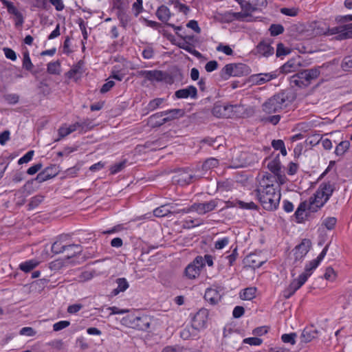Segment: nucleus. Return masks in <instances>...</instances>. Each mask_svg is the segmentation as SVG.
<instances>
[{
  "label": "nucleus",
  "mask_w": 352,
  "mask_h": 352,
  "mask_svg": "<svg viewBox=\"0 0 352 352\" xmlns=\"http://www.w3.org/2000/svg\"><path fill=\"white\" fill-rule=\"evenodd\" d=\"M254 195L263 208L269 211L274 210L278 208L281 197L279 185L275 187L274 184H266L263 188L256 189Z\"/></svg>",
  "instance_id": "1"
},
{
  "label": "nucleus",
  "mask_w": 352,
  "mask_h": 352,
  "mask_svg": "<svg viewBox=\"0 0 352 352\" xmlns=\"http://www.w3.org/2000/svg\"><path fill=\"white\" fill-rule=\"evenodd\" d=\"M294 99L290 92L282 91L268 98L263 104L262 110L267 114L279 112L289 106Z\"/></svg>",
  "instance_id": "2"
},
{
  "label": "nucleus",
  "mask_w": 352,
  "mask_h": 352,
  "mask_svg": "<svg viewBox=\"0 0 352 352\" xmlns=\"http://www.w3.org/2000/svg\"><path fill=\"white\" fill-rule=\"evenodd\" d=\"M184 111L181 109H172L153 114L148 118L152 127H159L165 123L182 117Z\"/></svg>",
  "instance_id": "3"
},
{
  "label": "nucleus",
  "mask_w": 352,
  "mask_h": 352,
  "mask_svg": "<svg viewBox=\"0 0 352 352\" xmlns=\"http://www.w3.org/2000/svg\"><path fill=\"white\" fill-rule=\"evenodd\" d=\"M122 324L139 331H147L150 327L151 319L145 315L137 316L131 314L124 317L122 319Z\"/></svg>",
  "instance_id": "4"
},
{
  "label": "nucleus",
  "mask_w": 352,
  "mask_h": 352,
  "mask_svg": "<svg viewBox=\"0 0 352 352\" xmlns=\"http://www.w3.org/2000/svg\"><path fill=\"white\" fill-rule=\"evenodd\" d=\"M304 71L307 76L306 78H308L309 84L310 85L313 80L318 78L320 75L327 76L331 74L333 71V65L330 63H327L322 64L321 66L304 69Z\"/></svg>",
  "instance_id": "5"
},
{
  "label": "nucleus",
  "mask_w": 352,
  "mask_h": 352,
  "mask_svg": "<svg viewBox=\"0 0 352 352\" xmlns=\"http://www.w3.org/2000/svg\"><path fill=\"white\" fill-rule=\"evenodd\" d=\"M324 34L327 36L336 35L334 38L338 41L352 38V23L328 28Z\"/></svg>",
  "instance_id": "6"
},
{
  "label": "nucleus",
  "mask_w": 352,
  "mask_h": 352,
  "mask_svg": "<svg viewBox=\"0 0 352 352\" xmlns=\"http://www.w3.org/2000/svg\"><path fill=\"white\" fill-rule=\"evenodd\" d=\"M74 248V251L72 253H69L67 255L68 258H72L77 255L81 254L82 252V247L80 244H69V245H63L62 243L59 241H55L52 245V252L55 254H60L64 251H69Z\"/></svg>",
  "instance_id": "7"
},
{
  "label": "nucleus",
  "mask_w": 352,
  "mask_h": 352,
  "mask_svg": "<svg viewBox=\"0 0 352 352\" xmlns=\"http://www.w3.org/2000/svg\"><path fill=\"white\" fill-rule=\"evenodd\" d=\"M146 81H150L151 82H164L167 84L171 85L173 83L174 79L168 72L155 69L148 71Z\"/></svg>",
  "instance_id": "8"
},
{
  "label": "nucleus",
  "mask_w": 352,
  "mask_h": 352,
  "mask_svg": "<svg viewBox=\"0 0 352 352\" xmlns=\"http://www.w3.org/2000/svg\"><path fill=\"white\" fill-rule=\"evenodd\" d=\"M278 77L276 72L250 75L248 82L256 85H262Z\"/></svg>",
  "instance_id": "9"
},
{
  "label": "nucleus",
  "mask_w": 352,
  "mask_h": 352,
  "mask_svg": "<svg viewBox=\"0 0 352 352\" xmlns=\"http://www.w3.org/2000/svg\"><path fill=\"white\" fill-rule=\"evenodd\" d=\"M311 246V242L308 239H304L301 243L293 249L294 263L301 261L307 255Z\"/></svg>",
  "instance_id": "10"
},
{
  "label": "nucleus",
  "mask_w": 352,
  "mask_h": 352,
  "mask_svg": "<svg viewBox=\"0 0 352 352\" xmlns=\"http://www.w3.org/2000/svg\"><path fill=\"white\" fill-rule=\"evenodd\" d=\"M201 175H196L188 168L179 170L177 175L175 176V182L180 186L188 185L192 183L194 179L201 177Z\"/></svg>",
  "instance_id": "11"
},
{
  "label": "nucleus",
  "mask_w": 352,
  "mask_h": 352,
  "mask_svg": "<svg viewBox=\"0 0 352 352\" xmlns=\"http://www.w3.org/2000/svg\"><path fill=\"white\" fill-rule=\"evenodd\" d=\"M209 312L206 309H199L194 316L192 325L199 331L206 327Z\"/></svg>",
  "instance_id": "12"
},
{
  "label": "nucleus",
  "mask_w": 352,
  "mask_h": 352,
  "mask_svg": "<svg viewBox=\"0 0 352 352\" xmlns=\"http://www.w3.org/2000/svg\"><path fill=\"white\" fill-rule=\"evenodd\" d=\"M306 282L305 275H299L298 278L294 279L289 285L283 291V295L285 299L289 298Z\"/></svg>",
  "instance_id": "13"
},
{
  "label": "nucleus",
  "mask_w": 352,
  "mask_h": 352,
  "mask_svg": "<svg viewBox=\"0 0 352 352\" xmlns=\"http://www.w3.org/2000/svg\"><path fill=\"white\" fill-rule=\"evenodd\" d=\"M58 173V167L56 165L53 164L46 167L44 170L40 172L36 177L31 181H36L38 183H42L56 177Z\"/></svg>",
  "instance_id": "14"
},
{
  "label": "nucleus",
  "mask_w": 352,
  "mask_h": 352,
  "mask_svg": "<svg viewBox=\"0 0 352 352\" xmlns=\"http://www.w3.org/2000/svg\"><path fill=\"white\" fill-rule=\"evenodd\" d=\"M218 205L217 199H212L209 201L203 203H194L192 204V209L199 214H205L209 212L214 210Z\"/></svg>",
  "instance_id": "15"
},
{
  "label": "nucleus",
  "mask_w": 352,
  "mask_h": 352,
  "mask_svg": "<svg viewBox=\"0 0 352 352\" xmlns=\"http://www.w3.org/2000/svg\"><path fill=\"white\" fill-rule=\"evenodd\" d=\"M302 65L300 57L291 58L280 67V72L283 74H288L296 72Z\"/></svg>",
  "instance_id": "16"
},
{
  "label": "nucleus",
  "mask_w": 352,
  "mask_h": 352,
  "mask_svg": "<svg viewBox=\"0 0 352 352\" xmlns=\"http://www.w3.org/2000/svg\"><path fill=\"white\" fill-rule=\"evenodd\" d=\"M306 74L304 69L298 72L294 75L292 76L289 79L290 84L292 86H296L300 88L306 87L309 85L308 78H306Z\"/></svg>",
  "instance_id": "17"
},
{
  "label": "nucleus",
  "mask_w": 352,
  "mask_h": 352,
  "mask_svg": "<svg viewBox=\"0 0 352 352\" xmlns=\"http://www.w3.org/2000/svg\"><path fill=\"white\" fill-rule=\"evenodd\" d=\"M233 105L223 104L220 102H216L212 109V113L217 118H223L228 116L229 112L233 110Z\"/></svg>",
  "instance_id": "18"
},
{
  "label": "nucleus",
  "mask_w": 352,
  "mask_h": 352,
  "mask_svg": "<svg viewBox=\"0 0 352 352\" xmlns=\"http://www.w3.org/2000/svg\"><path fill=\"white\" fill-rule=\"evenodd\" d=\"M175 96L179 99L191 98H197V89L193 85L188 86L186 88L181 89L175 92Z\"/></svg>",
  "instance_id": "19"
},
{
  "label": "nucleus",
  "mask_w": 352,
  "mask_h": 352,
  "mask_svg": "<svg viewBox=\"0 0 352 352\" xmlns=\"http://www.w3.org/2000/svg\"><path fill=\"white\" fill-rule=\"evenodd\" d=\"M318 335V331L313 325L307 327L302 331L300 335L301 342L307 343L316 338Z\"/></svg>",
  "instance_id": "20"
},
{
  "label": "nucleus",
  "mask_w": 352,
  "mask_h": 352,
  "mask_svg": "<svg viewBox=\"0 0 352 352\" xmlns=\"http://www.w3.org/2000/svg\"><path fill=\"white\" fill-rule=\"evenodd\" d=\"M176 206H177V204H168L162 205L153 210V214L157 217H164L168 216L169 214H173V210L175 209Z\"/></svg>",
  "instance_id": "21"
},
{
  "label": "nucleus",
  "mask_w": 352,
  "mask_h": 352,
  "mask_svg": "<svg viewBox=\"0 0 352 352\" xmlns=\"http://www.w3.org/2000/svg\"><path fill=\"white\" fill-rule=\"evenodd\" d=\"M204 299L210 305H217L221 300L219 292L214 289L208 288L204 294Z\"/></svg>",
  "instance_id": "22"
},
{
  "label": "nucleus",
  "mask_w": 352,
  "mask_h": 352,
  "mask_svg": "<svg viewBox=\"0 0 352 352\" xmlns=\"http://www.w3.org/2000/svg\"><path fill=\"white\" fill-rule=\"evenodd\" d=\"M252 52L259 57H269L274 54V49L272 45H256Z\"/></svg>",
  "instance_id": "23"
},
{
  "label": "nucleus",
  "mask_w": 352,
  "mask_h": 352,
  "mask_svg": "<svg viewBox=\"0 0 352 352\" xmlns=\"http://www.w3.org/2000/svg\"><path fill=\"white\" fill-rule=\"evenodd\" d=\"M83 72V63L80 61L67 73V76L69 78L77 80L81 78Z\"/></svg>",
  "instance_id": "24"
},
{
  "label": "nucleus",
  "mask_w": 352,
  "mask_h": 352,
  "mask_svg": "<svg viewBox=\"0 0 352 352\" xmlns=\"http://www.w3.org/2000/svg\"><path fill=\"white\" fill-rule=\"evenodd\" d=\"M251 73L250 67L243 63H234V76H248Z\"/></svg>",
  "instance_id": "25"
},
{
  "label": "nucleus",
  "mask_w": 352,
  "mask_h": 352,
  "mask_svg": "<svg viewBox=\"0 0 352 352\" xmlns=\"http://www.w3.org/2000/svg\"><path fill=\"white\" fill-rule=\"evenodd\" d=\"M156 16L160 21L166 23L169 20L171 13L167 6L162 5L157 8Z\"/></svg>",
  "instance_id": "26"
},
{
  "label": "nucleus",
  "mask_w": 352,
  "mask_h": 352,
  "mask_svg": "<svg viewBox=\"0 0 352 352\" xmlns=\"http://www.w3.org/2000/svg\"><path fill=\"white\" fill-rule=\"evenodd\" d=\"M198 331L191 324L187 325L180 331V337L183 340H188L197 336Z\"/></svg>",
  "instance_id": "27"
},
{
  "label": "nucleus",
  "mask_w": 352,
  "mask_h": 352,
  "mask_svg": "<svg viewBox=\"0 0 352 352\" xmlns=\"http://www.w3.org/2000/svg\"><path fill=\"white\" fill-rule=\"evenodd\" d=\"M318 188L321 191H324V195H326V200H329L335 190L336 187L335 184L331 183V182H327L320 184Z\"/></svg>",
  "instance_id": "28"
},
{
  "label": "nucleus",
  "mask_w": 352,
  "mask_h": 352,
  "mask_svg": "<svg viewBox=\"0 0 352 352\" xmlns=\"http://www.w3.org/2000/svg\"><path fill=\"white\" fill-rule=\"evenodd\" d=\"M267 168L274 174H278L280 172L281 163L279 159V154H277L276 156L267 164Z\"/></svg>",
  "instance_id": "29"
},
{
  "label": "nucleus",
  "mask_w": 352,
  "mask_h": 352,
  "mask_svg": "<svg viewBox=\"0 0 352 352\" xmlns=\"http://www.w3.org/2000/svg\"><path fill=\"white\" fill-rule=\"evenodd\" d=\"M201 270L196 267L194 264L190 263L185 268L184 274L190 279H193L197 277L200 274Z\"/></svg>",
  "instance_id": "30"
},
{
  "label": "nucleus",
  "mask_w": 352,
  "mask_h": 352,
  "mask_svg": "<svg viewBox=\"0 0 352 352\" xmlns=\"http://www.w3.org/2000/svg\"><path fill=\"white\" fill-rule=\"evenodd\" d=\"M118 284L117 288L114 289L112 292L113 295H118L120 292H123L129 288V283L124 278H119L116 279Z\"/></svg>",
  "instance_id": "31"
},
{
  "label": "nucleus",
  "mask_w": 352,
  "mask_h": 352,
  "mask_svg": "<svg viewBox=\"0 0 352 352\" xmlns=\"http://www.w3.org/2000/svg\"><path fill=\"white\" fill-rule=\"evenodd\" d=\"M316 204H319V206H323L329 200H326V195H324V191H321L319 188L317 189L313 197H311Z\"/></svg>",
  "instance_id": "32"
},
{
  "label": "nucleus",
  "mask_w": 352,
  "mask_h": 352,
  "mask_svg": "<svg viewBox=\"0 0 352 352\" xmlns=\"http://www.w3.org/2000/svg\"><path fill=\"white\" fill-rule=\"evenodd\" d=\"M219 75L223 80H228L230 76H234V63L226 65L220 71Z\"/></svg>",
  "instance_id": "33"
},
{
  "label": "nucleus",
  "mask_w": 352,
  "mask_h": 352,
  "mask_svg": "<svg viewBox=\"0 0 352 352\" xmlns=\"http://www.w3.org/2000/svg\"><path fill=\"white\" fill-rule=\"evenodd\" d=\"M219 165V160L214 157H210L206 160L201 164V170L206 172L214 168L217 167Z\"/></svg>",
  "instance_id": "34"
},
{
  "label": "nucleus",
  "mask_w": 352,
  "mask_h": 352,
  "mask_svg": "<svg viewBox=\"0 0 352 352\" xmlns=\"http://www.w3.org/2000/svg\"><path fill=\"white\" fill-rule=\"evenodd\" d=\"M256 287H248L240 293V297L245 300H250L256 296Z\"/></svg>",
  "instance_id": "35"
},
{
  "label": "nucleus",
  "mask_w": 352,
  "mask_h": 352,
  "mask_svg": "<svg viewBox=\"0 0 352 352\" xmlns=\"http://www.w3.org/2000/svg\"><path fill=\"white\" fill-rule=\"evenodd\" d=\"M320 263L318 262L316 259H314L309 261L306 264L305 267V272L302 273L300 275L306 276V280L311 276L314 270H315L318 265Z\"/></svg>",
  "instance_id": "36"
},
{
  "label": "nucleus",
  "mask_w": 352,
  "mask_h": 352,
  "mask_svg": "<svg viewBox=\"0 0 352 352\" xmlns=\"http://www.w3.org/2000/svg\"><path fill=\"white\" fill-rule=\"evenodd\" d=\"M38 265V262L35 260H29L21 263L19 265V269L25 272H29L34 269Z\"/></svg>",
  "instance_id": "37"
},
{
  "label": "nucleus",
  "mask_w": 352,
  "mask_h": 352,
  "mask_svg": "<svg viewBox=\"0 0 352 352\" xmlns=\"http://www.w3.org/2000/svg\"><path fill=\"white\" fill-rule=\"evenodd\" d=\"M350 142L348 140L340 142L335 149V154L338 156L343 155L349 148Z\"/></svg>",
  "instance_id": "38"
},
{
  "label": "nucleus",
  "mask_w": 352,
  "mask_h": 352,
  "mask_svg": "<svg viewBox=\"0 0 352 352\" xmlns=\"http://www.w3.org/2000/svg\"><path fill=\"white\" fill-rule=\"evenodd\" d=\"M238 3L240 5L242 11L245 13H247L248 16L250 15L252 12H255L250 0L249 1H246L245 0H238Z\"/></svg>",
  "instance_id": "39"
},
{
  "label": "nucleus",
  "mask_w": 352,
  "mask_h": 352,
  "mask_svg": "<svg viewBox=\"0 0 352 352\" xmlns=\"http://www.w3.org/2000/svg\"><path fill=\"white\" fill-rule=\"evenodd\" d=\"M203 223V220L200 219H186L183 222V228L184 229H191L195 227L199 226Z\"/></svg>",
  "instance_id": "40"
},
{
  "label": "nucleus",
  "mask_w": 352,
  "mask_h": 352,
  "mask_svg": "<svg viewBox=\"0 0 352 352\" xmlns=\"http://www.w3.org/2000/svg\"><path fill=\"white\" fill-rule=\"evenodd\" d=\"M274 182H276V175L274 174L272 175L271 173H267L263 175L262 179L260 182V188H264L266 184H273Z\"/></svg>",
  "instance_id": "41"
},
{
  "label": "nucleus",
  "mask_w": 352,
  "mask_h": 352,
  "mask_svg": "<svg viewBox=\"0 0 352 352\" xmlns=\"http://www.w3.org/2000/svg\"><path fill=\"white\" fill-rule=\"evenodd\" d=\"M44 200V197L41 195H37L34 196L30 199V201L28 205V210H32L36 208L39 204H41Z\"/></svg>",
  "instance_id": "42"
},
{
  "label": "nucleus",
  "mask_w": 352,
  "mask_h": 352,
  "mask_svg": "<svg viewBox=\"0 0 352 352\" xmlns=\"http://www.w3.org/2000/svg\"><path fill=\"white\" fill-rule=\"evenodd\" d=\"M307 204L306 201L301 202L296 209L294 215L298 219V222H300L303 219V214L307 210Z\"/></svg>",
  "instance_id": "43"
},
{
  "label": "nucleus",
  "mask_w": 352,
  "mask_h": 352,
  "mask_svg": "<svg viewBox=\"0 0 352 352\" xmlns=\"http://www.w3.org/2000/svg\"><path fill=\"white\" fill-rule=\"evenodd\" d=\"M47 72L50 74H60V64L58 60L51 62L47 65Z\"/></svg>",
  "instance_id": "44"
},
{
  "label": "nucleus",
  "mask_w": 352,
  "mask_h": 352,
  "mask_svg": "<svg viewBox=\"0 0 352 352\" xmlns=\"http://www.w3.org/2000/svg\"><path fill=\"white\" fill-rule=\"evenodd\" d=\"M248 261L250 265L254 268H258L262 266L265 263L264 261H258L256 259V255L254 254H250L247 257Z\"/></svg>",
  "instance_id": "45"
},
{
  "label": "nucleus",
  "mask_w": 352,
  "mask_h": 352,
  "mask_svg": "<svg viewBox=\"0 0 352 352\" xmlns=\"http://www.w3.org/2000/svg\"><path fill=\"white\" fill-rule=\"evenodd\" d=\"M23 54V67L28 71H31L34 65L32 63V61L30 60L28 51V50L24 51Z\"/></svg>",
  "instance_id": "46"
},
{
  "label": "nucleus",
  "mask_w": 352,
  "mask_h": 352,
  "mask_svg": "<svg viewBox=\"0 0 352 352\" xmlns=\"http://www.w3.org/2000/svg\"><path fill=\"white\" fill-rule=\"evenodd\" d=\"M292 51V49L287 45H277L276 48V56L283 57L289 54Z\"/></svg>",
  "instance_id": "47"
},
{
  "label": "nucleus",
  "mask_w": 352,
  "mask_h": 352,
  "mask_svg": "<svg viewBox=\"0 0 352 352\" xmlns=\"http://www.w3.org/2000/svg\"><path fill=\"white\" fill-rule=\"evenodd\" d=\"M164 98H157L151 100L148 102L146 108L148 111H154L158 108L164 102Z\"/></svg>",
  "instance_id": "48"
},
{
  "label": "nucleus",
  "mask_w": 352,
  "mask_h": 352,
  "mask_svg": "<svg viewBox=\"0 0 352 352\" xmlns=\"http://www.w3.org/2000/svg\"><path fill=\"white\" fill-rule=\"evenodd\" d=\"M255 11L262 10L267 6V0H250Z\"/></svg>",
  "instance_id": "49"
},
{
  "label": "nucleus",
  "mask_w": 352,
  "mask_h": 352,
  "mask_svg": "<svg viewBox=\"0 0 352 352\" xmlns=\"http://www.w3.org/2000/svg\"><path fill=\"white\" fill-rule=\"evenodd\" d=\"M272 36H278L284 31V28L280 24H272L269 29Z\"/></svg>",
  "instance_id": "50"
},
{
  "label": "nucleus",
  "mask_w": 352,
  "mask_h": 352,
  "mask_svg": "<svg viewBox=\"0 0 352 352\" xmlns=\"http://www.w3.org/2000/svg\"><path fill=\"white\" fill-rule=\"evenodd\" d=\"M47 283V280L45 278L39 279L35 281H33L30 284L31 291L37 289V287L40 289H43L46 284Z\"/></svg>",
  "instance_id": "51"
},
{
  "label": "nucleus",
  "mask_w": 352,
  "mask_h": 352,
  "mask_svg": "<svg viewBox=\"0 0 352 352\" xmlns=\"http://www.w3.org/2000/svg\"><path fill=\"white\" fill-rule=\"evenodd\" d=\"M296 337V333H285L282 335L281 340L285 343H290L291 344H294L296 343L295 338Z\"/></svg>",
  "instance_id": "52"
},
{
  "label": "nucleus",
  "mask_w": 352,
  "mask_h": 352,
  "mask_svg": "<svg viewBox=\"0 0 352 352\" xmlns=\"http://www.w3.org/2000/svg\"><path fill=\"white\" fill-rule=\"evenodd\" d=\"M337 219L335 217H327L322 221V225L325 226L327 230H332L334 228Z\"/></svg>",
  "instance_id": "53"
},
{
  "label": "nucleus",
  "mask_w": 352,
  "mask_h": 352,
  "mask_svg": "<svg viewBox=\"0 0 352 352\" xmlns=\"http://www.w3.org/2000/svg\"><path fill=\"white\" fill-rule=\"evenodd\" d=\"M342 68L344 71L352 70V56H346L342 63Z\"/></svg>",
  "instance_id": "54"
},
{
  "label": "nucleus",
  "mask_w": 352,
  "mask_h": 352,
  "mask_svg": "<svg viewBox=\"0 0 352 352\" xmlns=\"http://www.w3.org/2000/svg\"><path fill=\"white\" fill-rule=\"evenodd\" d=\"M174 7L179 10V12H183L184 14H187L190 11L188 6L180 3L178 0L173 1Z\"/></svg>",
  "instance_id": "55"
},
{
  "label": "nucleus",
  "mask_w": 352,
  "mask_h": 352,
  "mask_svg": "<svg viewBox=\"0 0 352 352\" xmlns=\"http://www.w3.org/2000/svg\"><path fill=\"white\" fill-rule=\"evenodd\" d=\"M280 13L289 16H295L298 13V9L296 8H283L280 10Z\"/></svg>",
  "instance_id": "56"
},
{
  "label": "nucleus",
  "mask_w": 352,
  "mask_h": 352,
  "mask_svg": "<svg viewBox=\"0 0 352 352\" xmlns=\"http://www.w3.org/2000/svg\"><path fill=\"white\" fill-rule=\"evenodd\" d=\"M4 99L8 103L14 104L19 102V96L16 94H9L4 96Z\"/></svg>",
  "instance_id": "57"
},
{
  "label": "nucleus",
  "mask_w": 352,
  "mask_h": 352,
  "mask_svg": "<svg viewBox=\"0 0 352 352\" xmlns=\"http://www.w3.org/2000/svg\"><path fill=\"white\" fill-rule=\"evenodd\" d=\"M118 17L123 27H126L129 21V16L124 11H120Z\"/></svg>",
  "instance_id": "58"
},
{
  "label": "nucleus",
  "mask_w": 352,
  "mask_h": 352,
  "mask_svg": "<svg viewBox=\"0 0 352 352\" xmlns=\"http://www.w3.org/2000/svg\"><path fill=\"white\" fill-rule=\"evenodd\" d=\"M78 122L80 124V129L85 131L93 129L94 126L92 121L88 119Z\"/></svg>",
  "instance_id": "59"
},
{
  "label": "nucleus",
  "mask_w": 352,
  "mask_h": 352,
  "mask_svg": "<svg viewBox=\"0 0 352 352\" xmlns=\"http://www.w3.org/2000/svg\"><path fill=\"white\" fill-rule=\"evenodd\" d=\"M69 324H70V322L69 321L61 320V321H59V322L55 323L53 325V329L55 331H60V330L69 327Z\"/></svg>",
  "instance_id": "60"
},
{
  "label": "nucleus",
  "mask_w": 352,
  "mask_h": 352,
  "mask_svg": "<svg viewBox=\"0 0 352 352\" xmlns=\"http://www.w3.org/2000/svg\"><path fill=\"white\" fill-rule=\"evenodd\" d=\"M263 340L261 338L256 337L247 338L243 340L245 344L250 345L258 346L261 344Z\"/></svg>",
  "instance_id": "61"
},
{
  "label": "nucleus",
  "mask_w": 352,
  "mask_h": 352,
  "mask_svg": "<svg viewBox=\"0 0 352 352\" xmlns=\"http://www.w3.org/2000/svg\"><path fill=\"white\" fill-rule=\"evenodd\" d=\"M229 243V239L228 237H224L221 239L217 240L214 243V248L217 250H221L225 248Z\"/></svg>",
  "instance_id": "62"
},
{
  "label": "nucleus",
  "mask_w": 352,
  "mask_h": 352,
  "mask_svg": "<svg viewBox=\"0 0 352 352\" xmlns=\"http://www.w3.org/2000/svg\"><path fill=\"white\" fill-rule=\"evenodd\" d=\"M184 346L180 345H173L165 346L162 352H183Z\"/></svg>",
  "instance_id": "63"
},
{
  "label": "nucleus",
  "mask_w": 352,
  "mask_h": 352,
  "mask_svg": "<svg viewBox=\"0 0 352 352\" xmlns=\"http://www.w3.org/2000/svg\"><path fill=\"white\" fill-rule=\"evenodd\" d=\"M19 333L21 336H34L36 335V332L33 328L30 327H23L20 330Z\"/></svg>",
  "instance_id": "64"
}]
</instances>
